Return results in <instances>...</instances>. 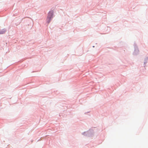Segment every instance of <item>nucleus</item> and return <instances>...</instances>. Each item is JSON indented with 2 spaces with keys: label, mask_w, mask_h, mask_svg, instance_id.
<instances>
[{
  "label": "nucleus",
  "mask_w": 148,
  "mask_h": 148,
  "mask_svg": "<svg viewBox=\"0 0 148 148\" xmlns=\"http://www.w3.org/2000/svg\"><path fill=\"white\" fill-rule=\"evenodd\" d=\"M5 32V30L4 29H3L0 32V34H3Z\"/></svg>",
  "instance_id": "obj_3"
},
{
  "label": "nucleus",
  "mask_w": 148,
  "mask_h": 148,
  "mask_svg": "<svg viewBox=\"0 0 148 148\" xmlns=\"http://www.w3.org/2000/svg\"><path fill=\"white\" fill-rule=\"evenodd\" d=\"M53 10L50 11L48 13V15L47 17L50 18L52 19L53 18Z\"/></svg>",
  "instance_id": "obj_1"
},
{
  "label": "nucleus",
  "mask_w": 148,
  "mask_h": 148,
  "mask_svg": "<svg viewBox=\"0 0 148 148\" xmlns=\"http://www.w3.org/2000/svg\"><path fill=\"white\" fill-rule=\"evenodd\" d=\"M51 19V18L47 17V22L48 23H50V22Z\"/></svg>",
  "instance_id": "obj_2"
}]
</instances>
